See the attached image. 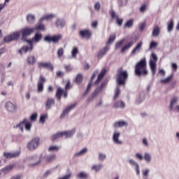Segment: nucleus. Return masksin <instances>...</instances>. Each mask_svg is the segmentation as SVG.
Returning a JSON list of instances; mask_svg holds the SVG:
<instances>
[{
    "label": "nucleus",
    "mask_w": 179,
    "mask_h": 179,
    "mask_svg": "<svg viewBox=\"0 0 179 179\" xmlns=\"http://www.w3.org/2000/svg\"><path fill=\"white\" fill-rule=\"evenodd\" d=\"M134 73L136 76H138V78H141V76L146 77L149 75L145 58L141 59L136 64Z\"/></svg>",
    "instance_id": "f257e3e1"
},
{
    "label": "nucleus",
    "mask_w": 179,
    "mask_h": 179,
    "mask_svg": "<svg viewBox=\"0 0 179 179\" xmlns=\"http://www.w3.org/2000/svg\"><path fill=\"white\" fill-rule=\"evenodd\" d=\"M129 76V75L127 70L124 71L122 68L119 69L116 74V82L118 86H125Z\"/></svg>",
    "instance_id": "f03ea898"
},
{
    "label": "nucleus",
    "mask_w": 179,
    "mask_h": 179,
    "mask_svg": "<svg viewBox=\"0 0 179 179\" xmlns=\"http://www.w3.org/2000/svg\"><path fill=\"white\" fill-rule=\"evenodd\" d=\"M41 157H43V154L40 155L39 158L37 155H34L27 157L24 162H36L35 163L29 164L28 165L29 167H36V166H38L39 163H41Z\"/></svg>",
    "instance_id": "7ed1b4c3"
},
{
    "label": "nucleus",
    "mask_w": 179,
    "mask_h": 179,
    "mask_svg": "<svg viewBox=\"0 0 179 179\" xmlns=\"http://www.w3.org/2000/svg\"><path fill=\"white\" fill-rule=\"evenodd\" d=\"M40 145V138L39 137H35L32 138L29 142L27 144V149L30 152H33L36 150L38 145Z\"/></svg>",
    "instance_id": "20e7f679"
},
{
    "label": "nucleus",
    "mask_w": 179,
    "mask_h": 179,
    "mask_svg": "<svg viewBox=\"0 0 179 179\" xmlns=\"http://www.w3.org/2000/svg\"><path fill=\"white\" fill-rule=\"evenodd\" d=\"M20 38V31L13 32L11 34L3 38L4 43H10V41H17Z\"/></svg>",
    "instance_id": "39448f33"
},
{
    "label": "nucleus",
    "mask_w": 179,
    "mask_h": 179,
    "mask_svg": "<svg viewBox=\"0 0 179 179\" xmlns=\"http://www.w3.org/2000/svg\"><path fill=\"white\" fill-rule=\"evenodd\" d=\"M24 125L25 129H27V131H30V129H31V123L29 122L27 119H24L21 122L14 126L13 128H19L20 131L23 132V127H24Z\"/></svg>",
    "instance_id": "423d86ee"
},
{
    "label": "nucleus",
    "mask_w": 179,
    "mask_h": 179,
    "mask_svg": "<svg viewBox=\"0 0 179 179\" xmlns=\"http://www.w3.org/2000/svg\"><path fill=\"white\" fill-rule=\"evenodd\" d=\"M43 40L46 43H54L55 44H57V43L62 40V35H55L53 36L47 35Z\"/></svg>",
    "instance_id": "0eeeda50"
},
{
    "label": "nucleus",
    "mask_w": 179,
    "mask_h": 179,
    "mask_svg": "<svg viewBox=\"0 0 179 179\" xmlns=\"http://www.w3.org/2000/svg\"><path fill=\"white\" fill-rule=\"evenodd\" d=\"M152 59L150 60L149 65L151 69L152 74L155 76V74L156 73V62H157V55H156V54L155 53H152Z\"/></svg>",
    "instance_id": "6e6552de"
},
{
    "label": "nucleus",
    "mask_w": 179,
    "mask_h": 179,
    "mask_svg": "<svg viewBox=\"0 0 179 179\" xmlns=\"http://www.w3.org/2000/svg\"><path fill=\"white\" fill-rule=\"evenodd\" d=\"M47 82V80H45V77L43 75H40L39 80L38 82V93H43L44 91V83Z\"/></svg>",
    "instance_id": "1a4fd4ad"
},
{
    "label": "nucleus",
    "mask_w": 179,
    "mask_h": 179,
    "mask_svg": "<svg viewBox=\"0 0 179 179\" xmlns=\"http://www.w3.org/2000/svg\"><path fill=\"white\" fill-rule=\"evenodd\" d=\"M139 40L138 35L133 34L131 36L126 38L127 44L125 45H134Z\"/></svg>",
    "instance_id": "9d476101"
},
{
    "label": "nucleus",
    "mask_w": 179,
    "mask_h": 179,
    "mask_svg": "<svg viewBox=\"0 0 179 179\" xmlns=\"http://www.w3.org/2000/svg\"><path fill=\"white\" fill-rule=\"evenodd\" d=\"M79 34L82 38H85V40H90L92 38V35L93 33L89 29H84L79 31Z\"/></svg>",
    "instance_id": "9b49d317"
},
{
    "label": "nucleus",
    "mask_w": 179,
    "mask_h": 179,
    "mask_svg": "<svg viewBox=\"0 0 179 179\" xmlns=\"http://www.w3.org/2000/svg\"><path fill=\"white\" fill-rule=\"evenodd\" d=\"M77 104L78 103H75L66 108L60 115V119L62 120V118H65V116L68 115V114L71 113V110L76 107Z\"/></svg>",
    "instance_id": "f8f14e48"
},
{
    "label": "nucleus",
    "mask_w": 179,
    "mask_h": 179,
    "mask_svg": "<svg viewBox=\"0 0 179 179\" xmlns=\"http://www.w3.org/2000/svg\"><path fill=\"white\" fill-rule=\"evenodd\" d=\"M38 68H39V69H42V68H44V69H49V71H51L52 72L54 71V66L51 62H39L38 63Z\"/></svg>",
    "instance_id": "ddd939ff"
},
{
    "label": "nucleus",
    "mask_w": 179,
    "mask_h": 179,
    "mask_svg": "<svg viewBox=\"0 0 179 179\" xmlns=\"http://www.w3.org/2000/svg\"><path fill=\"white\" fill-rule=\"evenodd\" d=\"M108 51H110V46L109 45H106V46L103 47L98 52V54L96 55L97 58L99 59H101V58L105 57V55H107V52H108Z\"/></svg>",
    "instance_id": "4468645a"
},
{
    "label": "nucleus",
    "mask_w": 179,
    "mask_h": 179,
    "mask_svg": "<svg viewBox=\"0 0 179 179\" xmlns=\"http://www.w3.org/2000/svg\"><path fill=\"white\" fill-rule=\"evenodd\" d=\"M34 30H36V29L27 28V27H25L24 29H21L22 38H24V37H27L28 36H30L31 34H32V33H34Z\"/></svg>",
    "instance_id": "2eb2a0df"
},
{
    "label": "nucleus",
    "mask_w": 179,
    "mask_h": 179,
    "mask_svg": "<svg viewBox=\"0 0 179 179\" xmlns=\"http://www.w3.org/2000/svg\"><path fill=\"white\" fill-rule=\"evenodd\" d=\"M5 107L9 113H16V110H17V106L10 101L6 102Z\"/></svg>",
    "instance_id": "dca6fc26"
},
{
    "label": "nucleus",
    "mask_w": 179,
    "mask_h": 179,
    "mask_svg": "<svg viewBox=\"0 0 179 179\" xmlns=\"http://www.w3.org/2000/svg\"><path fill=\"white\" fill-rule=\"evenodd\" d=\"M75 132H76V129H73L67 131H62V136H64L65 139H68V138H72L73 135H75Z\"/></svg>",
    "instance_id": "f3484780"
},
{
    "label": "nucleus",
    "mask_w": 179,
    "mask_h": 179,
    "mask_svg": "<svg viewBox=\"0 0 179 179\" xmlns=\"http://www.w3.org/2000/svg\"><path fill=\"white\" fill-rule=\"evenodd\" d=\"M20 152L16 151L15 152H3V156H5L6 159H13L15 157H18Z\"/></svg>",
    "instance_id": "a211bd4d"
},
{
    "label": "nucleus",
    "mask_w": 179,
    "mask_h": 179,
    "mask_svg": "<svg viewBox=\"0 0 179 179\" xmlns=\"http://www.w3.org/2000/svg\"><path fill=\"white\" fill-rule=\"evenodd\" d=\"M129 164H131V166H135V171L137 176H139L141 174V169L139 168V164H138V162H136L134 159L129 160Z\"/></svg>",
    "instance_id": "6ab92c4d"
},
{
    "label": "nucleus",
    "mask_w": 179,
    "mask_h": 179,
    "mask_svg": "<svg viewBox=\"0 0 179 179\" xmlns=\"http://www.w3.org/2000/svg\"><path fill=\"white\" fill-rule=\"evenodd\" d=\"M33 50V45L29 46H22V48L18 51L19 54L20 55H22L23 54H27L29 51H32Z\"/></svg>",
    "instance_id": "aec40b11"
},
{
    "label": "nucleus",
    "mask_w": 179,
    "mask_h": 179,
    "mask_svg": "<svg viewBox=\"0 0 179 179\" xmlns=\"http://www.w3.org/2000/svg\"><path fill=\"white\" fill-rule=\"evenodd\" d=\"M54 104H55V100L52 98H48L45 104V107L46 110H51V108H52V106H54Z\"/></svg>",
    "instance_id": "412c9836"
},
{
    "label": "nucleus",
    "mask_w": 179,
    "mask_h": 179,
    "mask_svg": "<svg viewBox=\"0 0 179 179\" xmlns=\"http://www.w3.org/2000/svg\"><path fill=\"white\" fill-rule=\"evenodd\" d=\"M106 69L101 70V73L97 77L96 80L94 82V85H96V86H97V85H99L100 82L103 80V78H104V76H106Z\"/></svg>",
    "instance_id": "4be33fe9"
},
{
    "label": "nucleus",
    "mask_w": 179,
    "mask_h": 179,
    "mask_svg": "<svg viewBox=\"0 0 179 179\" xmlns=\"http://www.w3.org/2000/svg\"><path fill=\"white\" fill-rule=\"evenodd\" d=\"M120 135H121L120 132H115L113 134V141L114 143H116L117 145H122V141L119 139Z\"/></svg>",
    "instance_id": "5701e85b"
},
{
    "label": "nucleus",
    "mask_w": 179,
    "mask_h": 179,
    "mask_svg": "<svg viewBox=\"0 0 179 179\" xmlns=\"http://www.w3.org/2000/svg\"><path fill=\"white\" fill-rule=\"evenodd\" d=\"M62 94H64V90L61 87H58L56 92V97L57 99V101H61V99H62Z\"/></svg>",
    "instance_id": "b1692460"
},
{
    "label": "nucleus",
    "mask_w": 179,
    "mask_h": 179,
    "mask_svg": "<svg viewBox=\"0 0 179 179\" xmlns=\"http://www.w3.org/2000/svg\"><path fill=\"white\" fill-rule=\"evenodd\" d=\"M27 62L28 65H34L36 62V57H34V55L28 56L27 58Z\"/></svg>",
    "instance_id": "393cba45"
},
{
    "label": "nucleus",
    "mask_w": 179,
    "mask_h": 179,
    "mask_svg": "<svg viewBox=\"0 0 179 179\" xmlns=\"http://www.w3.org/2000/svg\"><path fill=\"white\" fill-rule=\"evenodd\" d=\"M106 86H107V81L106 80H103L101 85L97 87L95 91L96 92V93L99 94V93H101V92H103V89H104V87H106Z\"/></svg>",
    "instance_id": "a878e982"
},
{
    "label": "nucleus",
    "mask_w": 179,
    "mask_h": 179,
    "mask_svg": "<svg viewBox=\"0 0 179 179\" xmlns=\"http://www.w3.org/2000/svg\"><path fill=\"white\" fill-rule=\"evenodd\" d=\"M87 153V148H84L80 152H76L73 155V157H79L80 156H83Z\"/></svg>",
    "instance_id": "bb28decb"
},
{
    "label": "nucleus",
    "mask_w": 179,
    "mask_h": 179,
    "mask_svg": "<svg viewBox=\"0 0 179 179\" xmlns=\"http://www.w3.org/2000/svg\"><path fill=\"white\" fill-rule=\"evenodd\" d=\"M115 128H122V127H128V123L124 121L116 122L114 124Z\"/></svg>",
    "instance_id": "cd10ccee"
},
{
    "label": "nucleus",
    "mask_w": 179,
    "mask_h": 179,
    "mask_svg": "<svg viewBox=\"0 0 179 179\" xmlns=\"http://www.w3.org/2000/svg\"><path fill=\"white\" fill-rule=\"evenodd\" d=\"M160 35V27L159 26H156L152 29V37H159Z\"/></svg>",
    "instance_id": "c85d7f7f"
},
{
    "label": "nucleus",
    "mask_w": 179,
    "mask_h": 179,
    "mask_svg": "<svg viewBox=\"0 0 179 179\" xmlns=\"http://www.w3.org/2000/svg\"><path fill=\"white\" fill-rule=\"evenodd\" d=\"M114 108H125V103L122 101H119L114 103L113 105Z\"/></svg>",
    "instance_id": "c756f323"
},
{
    "label": "nucleus",
    "mask_w": 179,
    "mask_h": 179,
    "mask_svg": "<svg viewBox=\"0 0 179 179\" xmlns=\"http://www.w3.org/2000/svg\"><path fill=\"white\" fill-rule=\"evenodd\" d=\"M27 20L29 24H34L36 22V17L31 14L27 15Z\"/></svg>",
    "instance_id": "7c9ffc66"
},
{
    "label": "nucleus",
    "mask_w": 179,
    "mask_h": 179,
    "mask_svg": "<svg viewBox=\"0 0 179 179\" xmlns=\"http://www.w3.org/2000/svg\"><path fill=\"white\" fill-rule=\"evenodd\" d=\"M77 178H79V179H89V173H85V172H80L77 175Z\"/></svg>",
    "instance_id": "2f4dec72"
},
{
    "label": "nucleus",
    "mask_w": 179,
    "mask_h": 179,
    "mask_svg": "<svg viewBox=\"0 0 179 179\" xmlns=\"http://www.w3.org/2000/svg\"><path fill=\"white\" fill-rule=\"evenodd\" d=\"M145 101V93L141 92L140 93L138 99L136 100V104H141V103H142V101Z\"/></svg>",
    "instance_id": "473e14b6"
},
{
    "label": "nucleus",
    "mask_w": 179,
    "mask_h": 179,
    "mask_svg": "<svg viewBox=\"0 0 179 179\" xmlns=\"http://www.w3.org/2000/svg\"><path fill=\"white\" fill-rule=\"evenodd\" d=\"M41 38H43V34H39V33H36L35 34L34 38H32V40L34 41V43H38V41H40V40H41Z\"/></svg>",
    "instance_id": "72a5a7b5"
},
{
    "label": "nucleus",
    "mask_w": 179,
    "mask_h": 179,
    "mask_svg": "<svg viewBox=\"0 0 179 179\" xmlns=\"http://www.w3.org/2000/svg\"><path fill=\"white\" fill-rule=\"evenodd\" d=\"M143 157L147 164H149L152 162V156L148 152H145Z\"/></svg>",
    "instance_id": "f704fd0d"
},
{
    "label": "nucleus",
    "mask_w": 179,
    "mask_h": 179,
    "mask_svg": "<svg viewBox=\"0 0 179 179\" xmlns=\"http://www.w3.org/2000/svg\"><path fill=\"white\" fill-rule=\"evenodd\" d=\"M75 82L77 83V85H80V83L83 82V75L80 73L78 74L76 77Z\"/></svg>",
    "instance_id": "c9c22d12"
},
{
    "label": "nucleus",
    "mask_w": 179,
    "mask_h": 179,
    "mask_svg": "<svg viewBox=\"0 0 179 179\" xmlns=\"http://www.w3.org/2000/svg\"><path fill=\"white\" fill-rule=\"evenodd\" d=\"M134 26V19H130L126 22V23L124 25V29L132 27Z\"/></svg>",
    "instance_id": "e433bc0d"
},
{
    "label": "nucleus",
    "mask_w": 179,
    "mask_h": 179,
    "mask_svg": "<svg viewBox=\"0 0 179 179\" xmlns=\"http://www.w3.org/2000/svg\"><path fill=\"white\" fill-rule=\"evenodd\" d=\"M99 94L94 90L91 96L87 99V103H92L94 100V97H96Z\"/></svg>",
    "instance_id": "4c0bfd02"
},
{
    "label": "nucleus",
    "mask_w": 179,
    "mask_h": 179,
    "mask_svg": "<svg viewBox=\"0 0 179 179\" xmlns=\"http://www.w3.org/2000/svg\"><path fill=\"white\" fill-rule=\"evenodd\" d=\"M103 169V164H100L99 165H93L92 166V170L95 171V173H99Z\"/></svg>",
    "instance_id": "58836bf2"
},
{
    "label": "nucleus",
    "mask_w": 179,
    "mask_h": 179,
    "mask_svg": "<svg viewBox=\"0 0 179 179\" xmlns=\"http://www.w3.org/2000/svg\"><path fill=\"white\" fill-rule=\"evenodd\" d=\"M177 101L178 99L177 98H173L169 105V110L170 111H173V110H174V106H176V104H177Z\"/></svg>",
    "instance_id": "ea45409f"
},
{
    "label": "nucleus",
    "mask_w": 179,
    "mask_h": 179,
    "mask_svg": "<svg viewBox=\"0 0 179 179\" xmlns=\"http://www.w3.org/2000/svg\"><path fill=\"white\" fill-rule=\"evenodd\" d=\"M12 169H13V165H8L5 168L2 169L1 172L4 174H8V173H9V171H10Z\"/></svg>",
    "instance_id": "a19ab883"
},
{
    "label": "nucleus",
    "mask_w": 179,
    "mask_h": 179,
    "mask_svg": "<svg viewBox=\"0 0 179 179\" xmlns=\"http://www.w3.org/2000/svg\"><path fill=\"white\" fill-rule=\"evenodd\" d=\"M62 131L58 132L56 134L52 136L51 140L52 141V142H54V141H57V139H59V138H62Z\"/></svg>",
    "instance_id": "79ce46f5"
},
{
    "label": "nucleus",
    "mask_w": 179,
    "mask_h": 179,
    "mask_svg": "<svg viewBox=\"0 0 179 179\" xmlns=\"http://www.w3.org/2000/svg\"><path fill=\"white\" fill-rule=\"evenodd\" d=\"M173 29H174V20H171L167 27V30L169 33H171V31H173Z\"/></svg>",
    "instance_id": "37998d69"
},
{
    "label": "nucleus",
    "mask_w": 179,
    "mask_h": 179,
    "mask_svg": "<svg viewBox=\"0 0 179 179\" xmlns=\"http://www.w3.org/2000/svg\"><path fill=\"white\" fill-rule=\"evenodd\" d=\"M116 36L115 34L110 35L108 41L106 42V45H110V44H113L115 41Z\"/></svg>",
    "instance_id": "c03bdc74"
},
{
    "label": "nucleus",
    "mask_w": 179,
    "mask_h": 179,
    "mask_svg": "<svg viewBox=\"0 0 179 179\" xmlns=\"http://www.w3.org/2000/svg\"><path fill=\"white\" fill-rule=\"evenodd\" d=\"M173 74L171 73L169 77L164 80H161V83H170L171 80L173 79Z\"/></svg>",
    "instance_id": "a18cd8bd"
},
{
    "label": "nucleus",
    "mask_w": 179,
    "mask_h": 179,
    "mask_svg": "<svg viewBox=\"0 0 179 179\" xmlns=\"http://www.w3.org/2000/svg\"><path fill=\"white\" fill-rule=\"evenodd\" d=\"M52 17H54V15L52 14L44 16L40 19L39 23H42L43 20H50V19H52Z\"/></svg>",
    "instance_id": "49530a36"
},
{
    "label": "nucleus",
    "mask_w": 179,
    "mask_h": 179,
    "mask_svg": "<svg viewBox=\"0 0 179 179\" xmlns=\"http://www.w3.org/2000/svg\"><path fill=\"white\" fill-rule=\"evenodd\" d=\"M92 86H93V83L90 81L85 92L83 94V96H86L87 94V93H89V92H90V89H92Z\"/></svg>",
    "instance_id": "de8ad7c7"
},
{
    "label": "nucleus",
    "mask_w": 179,
    "mask_h": 179,
    "mask_svg": "<svg viewBox=\"0 0 179 179\" xmlns=\"http://www.w3.org/2000/svg\"><path fill=\"white\" fill-rule=\"evenodd\" d=\"M57 27H64L65 26V22L63 20L57 19L56 21Z\"/></svg>",
    "instance_id": "09e8293b"
},
{
    "label": "nucleus",
    "mask_w": 179,
    "mask_h": 179,
    "mask_svg": "<svg viewBox=\"0 0 179 179\" xmlns=\"http://www.w3.org/2000/svg\"><path fill=\"white\" fill-rule=\"evenodd\" d=\"M55 160V155H49L46 157L47 163H52Z\"/></svg>",
    "instance_id": "8fccbe9b"
},
{
    "label": "nucleus",
    "mask_w": 179,
    "mask_h": 179,
    "mask_svg": "<svg viewBox=\"0 0 179 179\" xmlns=\"http://www.w3.org/2000/svg\"><path fill=\"white\" fill-rule=\"evenodd\" d=\"M21 40L24 43H28V44L29 45H33V43H34V41H33V38L32 39H27V37L22 38Z\"/></svg>",
    "instance_id": "3c124183"
},
{
    "label": "nucleus",
    "mask_w": 179,
    "mask_h": 179,
    "mask_svg": "<svg viewBox=\"0 0 179 179\" xmlns=\"http://www.w3.org/2000/svg\"><path fill=\"white\" fill-rule=\"evenodd\" d=\"M48 118V114L42 115L40 117L39 121L42 124H45V120H47Z\"/></svg>",
    "instance_id": "603ef678"
},
{
    "label": "nucleus",
    "mask_w": 179,
    "mask_h": 179,
    "mask_svg": "<svg viewBox=\"0 0 179 179\" xmlns=\"http://www.w3.org/2000/svg\"><path fill=\"white\" fill-rule=\"evenodd\" d=\"M79 52V50L78 48L75 47L73 48V50L71 51V57L72 58H76V55Z\"/></svg>",
    "instance_id": "864d4df0"
},
{
    "label": "nucleus",
    "mask_w": 179,
    "mask_h": 179,
    "mask_svg": "<svg viewBox=\"0 0 179 179\" xmlns=\"http://www.w3.org/2000/svg\"><path fill=\"white\" fill-rule=\"evenodd\" d=\"M60 148L57 145L50 146L48 148L49 152H58Z\"/></svg>",
    "instance_id": "5fc2aeb1"
},
{
    "label": "nucleus",
    "mask_w": 179,
    "mask_h": 179,
    "mask_svg": "<svg viewBox=\"0 0 179 179\" xmlns=\"http://www.w3.org/2000/svg\"><path fill=\"white\" fill-rule=\"evenodd\" d=\"M141 48H142V45L136 46V48L131 51V54H138V52H140Z\"/></svg>",
    "instance_id": "6e6d98bb"
},
{
    "label": "nucleus",
    "mask_w": 179,
    "mask_h": 179,
    "mask_svg": "<svg viewBox=\"0 0 179 179\" xmlns=\"http://www.w3.org/2000/svg\"><path fill=\"white\" fill-rule=\"evenodd\" d=\"M120 93H121V89L120 88V86H117L115 92L114 99H117L118 96H120Z\"/></svg>",
    "instance_id": "4d7b16f0"
},
{
    "label": "nucleus",
    "mask_w": 179,
    "mask_h": 179,
    "mask_svg": "<svg viewBox=\"0 0 179 179\" xmlns=\"http://www.w3.org/2000/svg\"><path fill=\"white\" fill-rule=\"evenodd\" d=\"M40 24L36 26L34 29L35 30H42L43 31H44V30H45V27L44 26V24L39 23Z\"/></svg>",
    "instance_id": "13d9d810"
},
{
    "label": "nucleus",
    "mask_w": 179,
    "mask_h": 179,
    "mask_svg": "<svg viewBox=\"0 0 179 179\" xmlns=\"http://www.w3.org/2000/svg\"><path fill=\"white\" fill-rule=\"evenodd\" d=\"M72 178V172H69L66 175L62 176L59 179H71Z\"/></svg>",
    "instance_id": "bf43d9fd"
},
{
    "label": "nucleus",
    "mask_w": 179,
    "mask_h": 179,
    "mask_svg": "<svg viewBox=\"0 0 179 179\" xmlns=\"http://www.w3.org/2000/svg\"><path fill=\"white\" fill-rule=\"evenodd\" d=\"M142 173H143V176L146 178H148V177L149 176V173H150V169H146L145 170L142 171Z\"/></svg>",
    "instance_id": "052dcab7"
},
{
    "label": "nucleus",
    "mask_w": 179,
    "mask_h": 179,
    "mask_svg": "<svg viewBox=\"0 0 179 179\" xmlns=\"http://www.w3.org/2000/svg\"><path fill=\"white\" fill-rule=\"evenodd\" d=\"M64 69L66 72H72V71L73 70L71 64L64 66Z\"/></svg>",
    "instance_id": "680f3d73"
},
{
    "label": "nucleus",
    "mask_w": 179,
    "mask_h": 179,
    "mask_svg": "<svg viewBox=\"0 0 179 179\" xmlns=\"http://www.w3.org/2000/svg\"><path fill=\"white\" fill-rule=\"evenodd\" d=\"M107 156L106 154L99 153V159L101 160V162H103V160H106Z\"/></svg>",
    "instance_id": "e2e57ef3"
},
{
    "label": "nucleus",
    "mask_w": 179,
    "mask_h": 179,
    "mask_svg": "<svg viewBox=\"0 0 179 179\" xmlns=\"http://www.w3.org/2000/svg\"><path fill=\"white\" fill-rule=\"evenodd\" d=\"M37 113H33L30 117V120L32 122L36 121L37 120Z\"/></svg>",
    "instance_id": "0e129e2a"
},
{
    "label": "nucleus",
    "mask_w": 179,
    "mask_h": 179,
    "mask_svg": "<svg viewBox=\"0 0 179 179\" xmlns=\"http://www.w3.org/2000/svg\"><path fill=\"white\" fill-rule=\"evenodd\" d=\"M135 157H136V159H138V160L140 161L143 160V156L141 153H136Z\"/></svg>",
    "instance_id": "69168bd1"
},
{
    "label": "nucleus",
    "mask_w": 179,
    "mask_h": 179,
    "mask_svg": "<svg viewBox=\"0 0 179 179\" xmlns=\"http://www.w3.org/2000/svg\"><path fill=\"white\" fill-rule=\"evenodd\" d=\"M146 28V23H142L141 24L140 27H139V30L140 31H143V30H145V29Z\"/></svg>",
    "instance_id": "338daca9"
},
{
    "label": "nucleus",
    "mask_w": 179,
    "mask_h": 179,
    "mask_svg": "<svg viewBox=\"0 0 179 179\" xmlns=\"http://www.w3.org/2000/svg\"><path fill=\"white\" fill-rule=\"evenodd\" d=\"M57 55L58 57H62L64 55V49L61 48L58 51H57Z\"/></svg>",
    "instance_id": "774afa93"
}]
</instances>
